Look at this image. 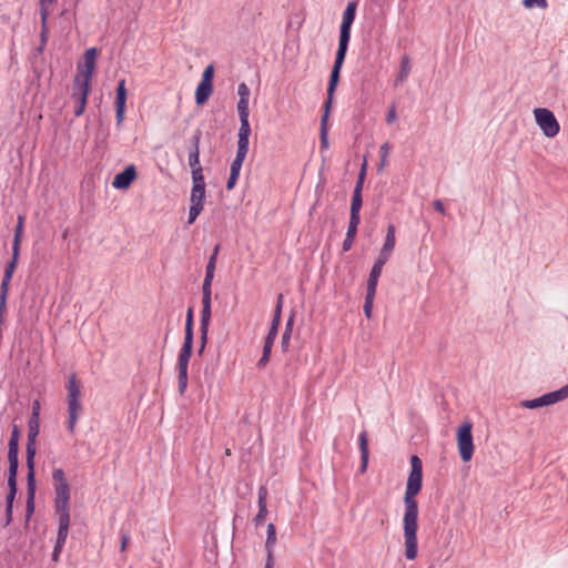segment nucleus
Returning a JSON list of instances; mask_svg holds the SVG:
<instances>
[{"instance_id":"1","label":"nucleus","mask_w":568,"mask_h":568,"mask_svg":"<svg viewBox=\"0 0 568 568\" xmlns=\"http://www.w3.org/2000/svg\"><path fill=\"white\" fill-rule=\"evenodd\" d=\"M410 473L407 478L406 490L404 496L405 514L403 519L404 538H405V556L409 560L417 557V518L418 504L415 496L422 489L423 481V464L417 455L410 457Z\"/></svg>"},{"instance_id":"2","label":"nucleus","mask_w":568,"mask_h":568,"mask_svg":"<svg viewBox=\"0 0 568 568\" xmlns=\"http://www.w3.org/2000/svg\"><path fill=\"white\" fill-rule=\"evenodd\" d=\"M356 8L357 4L354 1H351L347 3L346 9L343 13V20L342 24L339 27V41H338V49L335 57V62L329 75V79H332L333 83H338L339 80V73L342 65L344 63L348 42L351 39V28L355 20L356 14Z\"/></svg>"},{"instance_id":"3","label":"nucleus","mask_w":568,"mask_h":568,"mask_svg":"<svg viewBox=\"0 0 568 568\" xmlns=\"http://www.w3.org/2000/svg\"><path fill=\"white\" fill-rule=\"evenodd\" d=\"M54 486L53 508L58 521H70V497L71 488L62 468H54L52 471Z\"/></svg>"},{"instance_id":"4","label":"nucleus","mask_w":568,"mask_h":568,"mask_svg":"<svg viewBox=\"0 0 568 568\" xmlns=\"http://www.w3.org/2000/svg\"><path fill=\"white\" fill-rule=\"evenodd\" d=\"M67 404H68V430L73 434L77 423L82 413L81 386L75 374H71L67 384Z\"/></svg>"},{"instance_id":"5","label":"nucleus","mask_w":568,"mask_h":568,"mask_svg":"<svg viewBox=\"0 0 568 568\" xmlns=\"http://www.w3.org/2000/svg\"><path fill=\"white\" fill-rule=\"evenodd\" d=\"M471 429L469 422H464L457 429V447L463 462H469L474 455Z\"/></svg>"},{"instance_id":"6","label":"nucleus","mask_w":568,"mask_h":568,"mask_svg":"<svg viewBox=\"0 0 568 568\" xmlns=\"http://www.w3.org/2000/svg\"><path fill=\"white\" fill-rule=\"evenodd\" d=\"M534 115L537 125L547 138H555L559 133L560 125L550 110L537 108L534 110Z\"/></svg>"},{"instance_id":"7","label":"nucleus","mask_w":568,"mask_h":568,"mask_svg":"<svg viewBox=\"0 0 568 568\" xmlns=\"http://www.w3.org/2000/svg\"><path fill=\"white\" fill-rule=\"evenodd\" d=\"M39 435V419H36V414H31L28 422V442H27V468L28 470L34 469V456L37 454V437Z\"/></svg>"},{"instance_id":"8","label":"nucleus","mask_w":568,"mask_h":568,"mask_svg":"<svg viewBox=\"0 0 568 568\" xmlns=\"http://www.w3.org/2000/svg\"><path fill=\"white\" fill-rule=\"evenodd\" d=\"M338 83H333L332 79H329L328 88H327V99L324 103V112L321 119V129H320V141L322 149H328V130H327V121L331 112V106L333 102V95L336 90Z\"/></svg>"},{"instance_id":"9","label":"nucleus","mask_w":568,"mask_h":568,"mask_svg":"<svg viewBox=\"0 0 568 568\" xmlns=\"http://www.w3.org/2000/svg\"><path fill=\"white\" fill-rule=\"evenodd\" d=\"M98 50L90 48L84 53V67L80 69V73L75 75L74 83L82 87L90 88L91 78L95 67V58Z\"/></svg>"},{"instance_id":"10","label":"nucleus","mask_w":568,"mask_h":568,"mask_svg":"<svg viewBox=\"0 0 568 568\" xmlns=\"http://www.w3.org/2000/svg\"><path fill=\"white\" fill-rule=\"evenodd\" d=\"M205 186H192L187 223L193 224L203 210Z\"/></svg>"},{"instance_id":"11","label":"nucleus","mask_w":568,"mask_h":568,"mask_svg":"<svg viewBox=\"0 0 568 568\" xmlns=\"http://www.w3.org/2000/svg\"><path fill=\"white\" fill-rule=\"evenodd\" d=\"M36 476L34 469L28 470L27 474V503H26V524L29 523L30 518L34 513V496H36Z\"/></svg>"},{"instance_id":"12","label":"nucleus","mask_w":568,"mask_h":568,"mask_svg":"<svg viewBox=\"0 0 568 568\" xmlns=\"http://www.w3.org/2000/svg\"><path fill=\"white\" fill-rule=\"evenodd\" d=\"M115 92H116V95H115V120H116V125L121 126V124L124 120L125 103H126V88H125L124 79L119 81Z\"/></svg>"},{"instance_id":"13","label":"nucleus","mask_w":568,"mask_h":568,"mask_svg":"<svg viewBox=\"0 0 568 568\" xmlns=\"http://www.w3.org/2000/svg\"><path fill=\"white\" fill-rule=\"evenodd\" d=\"M69 528L70 521H58L57 540L51 556V559L54 562L59 561L60 555L68 538Z\"/></svg>"},{"instance_id":"14","label":"nucleus","mask_w":568,"mask_h":568,"mask_svg":"<svg viewBox=\"0 0 568 568\" xmlns=\"http://www.w3.org/2000/svg\"><path fill=\"white\" fill-rule=\"evenodd\" d=\"M136 179V170L134 165L126 166L122 172L118 173L113 181L112 186L118 190L128 189L131 183Z\"/></svg>"},{"instance_id":"15","label":"nucleus","mask_w":568,"mask_h":568,"mask_svg":"<svg viewBox=\"0 0 568 568\" xmlns=\"http://www.w3.org/2000/svg\"><path fill=\"white\" fill-rule=\"evenodd\" d=\"M266 535V562L264 568H274V546L276 544V528L274 524L267 525Z\"/></svg>"},{"instance_id":"16","label":"nucleus","mask_w":568,"mask_h":568,"mask_svg":"<svg viewBox=\"0 0 568 568\" xmlns=\"http://www.w3.org/2000/svg\"><path fill=\"white\" fill-rule=\"evenodd\" d=\"M89 93L90 88L73 84L72 99L77 102V106L74 109L75 116H80L83 114Z\"/></svg>"},{"instance_id":"17","label":"nucleus","mask_w":568,"mask_h":568,"mask_svg":"<svg viewBox=\"0 0 568 568\" xmlns=\"http://www.w3.org/2000/svg\"><path fill=\"white\" fill-rule=\"evenodd\" d=\"M201 131H196L195 134L191 139V145L189 151V165L191 170L202 168L200 164V141H201Z\"/></svg>"},{"instance_id":"18","label":"nucleus","mask_w":568,"mask_h":568,"mask_svg":"<svg viewBox=\"0 0 568 568\" xmlns=\"http://www.w3.org/2000/svg\"><path fill=\"white\" fill-rule=\"evenodd\" d=\"M201 327H209L211 321L212 288H202Z\"/></svg>"},{"instance_id":"19","label":"nucleus","mask_w":568,"mask_h":568,"mask_svg":"<svg viewBox=\"0 0 568 568\" xmlns=\"http://www.w3.org/2000/svg\"><path fill=\"white\" fill-rule=\"evenodd\" d=\"M387 261H388L387 258L378 255V257H377L376 262L374 263V265L371 270V273H369V277L367 281V290L376 291L378 278H379L383 267Z\"/></svg>"},{"instance_id":"20","label":"nucleus","mask_w":568,"mask_h":568,"mask_svg":"<svg viewBox=\"0 0 568 568\" xmlns=\"http://www.w3.org/2000/svg\"><path fill=\"white\" fill-rule=\"evenodd\" d=\"M220 245H215L212 255L209 258L205 270V277L202 284V288H212V281L214 277V271L216 266V258L219 254Z\"/></svg>"},{"instance_id":"21","label":"nucleus","mask_w":568,"mask_h":568,"mask_svg":"<svg viewBox=\"0 0 568 568\" xmlns=\"http://www.w3.org/2000/svg\"><path fill=\"white\" fill-rule=\"evenodd\" d=\"M395 243H396L395 226L393 224H389L387 226L384 245H383L382 250L379 251L378 255L389 260V257L393 253V250L395 247Z\"/></svg>"},{"instance_id":"22","label":"nucleus","mask_w":568,"mask_h":568,"mask_svg":"<svg viewBox=\"0 0 568 568\" xmlns=\"http://www.w3.org/2000/svg\"><path fill=\"white\" fill-rule=\"evenodd\" d=\"M240 122L237 150L248 151V138L251 134L250 122L248 119H240Z\"/></svg>"},{"instance_id":"23","label":"nucleus","mask_w":568,"mask_h":568,"mask_svg":"<svg viewBox=\"0 0 568 568\" xmlns=\"http://www.w3.org/2000/svg\"><path fill=\"white\" fill-rule=\"evenodd\" d=\"M556 404L555 398L552 397L551 392L547 393L538 398L534 399H525L521 402V406L528 409H537L544 406Z\"/></svg>"},{"instance_id":"24","label":"nucleus","mask_w":568,"mask_h":568,"mask_svg":"<svg viewBox=\"0 0 568 568\" xmlns=\"http://www.w3.org/2000/svg\"><path fill=\"white\" fill-rule=\"evenodd\" d=\"M193 351V337H184L183 345L180 349L176 366H189Z\"/></svg>"},{"instance_id":"25","label":"nucleus","mask_w":568,"mask_h":568,"mask_svg":"<svg viewBox=\"0 0 568 568\" xmlns=\"http://www.w3.org/2000/svg\"><path fill=\"white\" fill-rule=\"evenodd\" d=\"M213 92V83L200 81L195 90V102L199 105L204 104Z\"/></svg>"},{"instance_id":"26","label":"nucleus","mask_w":568,"mask_h":568,"mask_svg":"<svg viewBox=\"0 0 568 568\" xmlns=\"http://www.w3.org/2000/svg\"><path fill=\"white\" fill-rule=\"evenodd\" d=\"M359 450H361V473H365L368 464V439L367 433L362 432L359 434Z\"/></svg>"},{"instance_id":"27","label":"nucleus","mask_w":568,"mask_h":568,"mask_svg":"<svg viewBox=\"0 0 568 568\" xmlns=\"http://www.w3.org/2000/svg\"><path fill=\"white\" fill-rule=\"evenodd\" d=\"M50 16V11H49V7L48 6H43V7H40V18H41V45L39 48V50H42V47L47 42V33H48V26H47V22H48V18Z\"/></svg>"},{"instance_id":"28","label":"nucleus","mask_w":568,"mask_h":568,"mask_svg":"<svg viewBox=\"0 0 568 568\" xmlns=\"http://www.w3.org/2000/svg\"><path fill=\"white\" fill-rule=\"evenodd\" d=\"M412 65L408 55H404L400 60V69L395 80V85H398L399 83H403L406 81L409 72H410Z\"/></svg>"},{"instance_id":"29","label":"nucleus","mask_w":568,"mask_h":568,"mask_svg":"<svg viewBox=\"0 0 568 568\" xmlns=\"http://www.w3.org/2000/svg\"><path fill=\"white\" fill-rule=\"evenodd\" d=\"M248 151L236 150L235 159L231 163L230 174L240 176L243 161L245 160Z\"/></svg>"},{"instance_id":"30","label":"nucleus","mask_w":568,"mask_h":568,"mask_svg":"<svg viewBox=\"0 0 568 568\" xmlns=\"http://www.w3.org/2000/svg\"><path fill=\"white\" fill-rule=\"evenodd\" d=\"M23 227H24V216L19 215L18 216V223L14 229V236H13V243H12V251L20 250L21 239L23 235Z\"/></svg>"},{"instance_id":"31","label":"nucleus","mask_w":568,"mask_h":568,"mask_svg":"<svg viewBox=\"0 0 568 568\" xmlns=\"http://www.w3.org/2000/svg\"><path fill=\"white\" fill-rule=\"evenodd\" d=\"M293 325H294V315H291L286 322L285 331L282 335V341H281V346L284 352H286L288 349L291 334L293 331Z\"/></svg>"},{"instance_id":"32","label":"nucleus","mask_w":568,"mask_h":568,"mask_svg":"<svg viewBox=\"0 0 568 568\" xmlns=\"http://www.w3.org/2000/svg\"><path fill=\"white\" fill-rule=\"evenodd\" d=\"M187 367L189 366H176L178 368V387L180 394H183L187 387Z\"/></svg>"},{"instance_id":"33","label":"nucleus","mask_w":568,"mask_h":568,"mask_svg":"<svg viewBox=\"0 0 568 568\" xmlns=\"http://www.w3.org/2000/svg\"><path fill=\"white\" fill-rule=\"evenodd\" d=\"M273 344L274 343H272V342L264 341L263 353H262L260 361L257 362V367L260 369L264 368L267 365V363L270 361L271 353H272Z\"/></svg>"},{"instance_id":"34","label":"nucleus","mask_w":568,"mask_h":568,"mask_svg":"<svg viewBox=\"0 0 568 568\" xmlns=\"http://www.w3.org/2000/svg\"><path fill=\"white\" fill-rule=\"evenodd\" d=\"M363 205V196L358 193H353L351 203V216L361 217L359 212Z\"/></svg>"},{"instance_id":"35","label":"nucleus","mask_w":568,"mask_h":568,"mask_svg":"<svg viewBox=\"0 0 568 568\" xmlns=\"http://www.w3.org/2000/svg\"><path fill=\"white\" fill-rule=\"evenodd\" d=\"M19 253H20V250H17V253H16V251H12V258L7 264L6 270H4V274H3L4 278L12 280L14 270L17 267L18 258H19Z\"/></svg>"},{"instance_id":"36","label":"nucleus","mask_w":568,"mask_h":568,"mask_svg":"<svg viewBox=\"0 0 568 568\" xmlns=\"http://www.w3.org/2000/svg\"><path fill=\"white\" fill-rule=\"evenodd\" d=\"M376 291H366L365 302H364V314L367 318L372 316V310H373V301L375 297Z\"/></svg>"},{"instance_id":"37","label":"nucleus","mask_w":568,"mask_h":568,"mask_svg":"<svg viewBox=\"0 0 568 568\" xmlns=\"http://www.w3.org/2000/svg\"><path fill=\"white\" fill-rule=\"evenodd\" d=\"M192 173V186H205L204 175H203V169L197 168L191 170Z\"/></svg>"},{"instance_id":"38","label":"nucleus","mask_w":568,"mask_h":568,"mask_svg":"<svg viewBox=\"0 0 568 568\" xmlns=\"http://www.w3.org/2000/svg\"><path fill=\"white\" fill-rule=\"evenodd\" d=\"M359 222L361 217L349 216V223L346 232V236L348 239H355Z\"/></svg>"},{"instance_id":"39","label":"nucleus","mask_w":568,"mask_h":568,"mask_svg":"<svg viewBox=\"0 0 568 568\" xmlns=\"http://www.w3.org/2000/svg\"><path fill=\"white\" fill-rule=\"evenodd\" d=\"M365 175H366V162H364L363 165H362V169H361V172L358 174V178H357V181H356V184H355L353 193L362 194Z\"/></svg>"},{"instance_id":"40","label":"nucleus","mask_w":568,"mask_h":568,"mask_svg":"<svg viewBox=\"0 0 568 568\" xmlns=\"http://www.w3.org/2000/svg\"><path fill=\"white\" fill-rule=\"evenodd\" d=\"M237 112L240 119H248V99H240L237 102Z\"/></svg>"},{"instance_id":"41","label":"nucleus","mask_w":568,"mask_h":568,"mask_svg":"<svg viewBox=\"0 0 568 568\" xmlns=\"http://www.w3.org/2000/svg\"><path fill=\"white\" fill-rule=\"evenodd\" d=\"M184 337H193V310H192V307H190L186 313Z\"/></svg>"},{"instance_id":"42","label":"nucleus","mask_w":568,"mask_h":568,"mask_svg":"<svg viewBox=\"0 0 568 568\" xmlns=\"http://www.w3.org/2000/svg\"><path fill=\"white\" fill-rule=\"evenodd\" d=\"M19 463H9L8 485H17Z\"/></svg>"},{"instance_id":"43","label":"nucleus","mask_w":568,"mask_h":568,"mask_svg":"<svg viewBox=\"0 0 568 568\" xmlns=\"http://www.w3.org/2000/svg\"><path fill=\"white\" fill-rule=\"evenodd\" d=\"M523 4L527 9H532V8L546 9L548 7L547 0H523Z\"/></svg>"},{"instance_id":"44","label":"nucleus","mask_w":568,"mask_h":568,"mask_svg":"<svg viewBox=\"0 0 568 568\" xmlns=\"http://www.w3.org/2000/svg\"><path fill=\"white\" fill-rule=\"evenodd\" d=\"M389 151H390V144L388 142L383 143L381 146V150H379V152H381L379 169H382L386 165Z\"/></svg>"},{"instance_id":"45","label":"nucleus","mask_w":568,"mask_h":568,"mask_svg":"<svg viewBox=\"0 0 568 568\" xmlns=\"http://www.w3.org/2000/svg\"><path fill=\"white\" fill-rule=\"evenodd\" d=\"M267 516V508L266 505H258V513L256 514L254 518V523L256 526L262 525Z\"/></svg>"},{"instance_id":"46","label":"nucleus","mask_w":568,"mask_h":568,"mask_svg":"<svg viewBox=\"0 0 568 568\" xmlns=\"http://www.w3.org/2000/svg\"><path fill=\"white\" fill-rule=\"evenodd\" d=\"M213 77H214V65L209 64L202 73L201 81L213 83Z\"/></svg>"},{"instance_id":"47","label":"nucleus","mask_w":568,"mask_h":568,"mask_svg":"<svg viewBox=\"0 0 568 568\" xmlns=\"http://www.w3.org/2000/svg\"><path fill=\"white\" fill-rule=\"evenodd\" d=\"M551 394L556 403L564 400L565 398L568 397V384L558 390L551 392Z\"/></svg>"},{"instance_id":"48","label":"nucleus","mask_w":568,"mask_h":568,"mask_svg":"<svg viewBox=\"0 0 568 568\" xmlns=\"http://www.w3.org/2000/svg\"><path fill=\"white\" fill-rule=\"evenodd\" d=\"M19 436H20L19 428H18V426L14 425L12 433H11V437L9 439V447L19 448Z\"/></svg>"},{"instance_id":"49","label":"nucleus","mask_w":568,"mask_h":568,"mask_svg":"<svg viewBox=\"0 0 568 568\" xmlns=\"http://www.w3.org/2000/svg\"><path fill=\"white\" fill-rule=\"evenodd\" d=\"M9 493L6 497V505L7 506H13V501L17 495V485H8Z\"/></svg>"},{"instance_id":"50","label":"nucleus","mask_w":568,"mask_h":568,"mask_svg":"<svg viewBox=\"0 0 568 568\" xmlns=\"http://www.w3.org/2000/svg\"><path fill=\"white\" fill-rule=\"evenodd\" d=\"M237 94H239L240 99H248L250 98V89L244 82L239 84Z\"/></svg>"},{"instance_id":"51","label":"nucleus","mask_w":568,"mask_h":568,"mask_svg":"<svg viewBox=\"0 0 568 568\" xmlns=\"http://www.w3.org/2000/svg\"><path fill=\"white\" fill-rule=\"evenodd\" d=\"M8 462L9 463H19V448L9 447V450H8Z\"/></svg>"},{"instance_id":"52","label":"nucleus","mask_w":568,"mask_h":568,"mask_svg":"<svg viewBox=\"0 0 568 568\" xmlns=\"http://www.w3.org/2000/svg\"><path fill=\"white\" fill-rule=\"evenodd\" d=\"M266 498H267V489L265 486H261L258 488V505H266Z\"/></svg>"},{"instance_id":"53","label":"nucleus","mask_w":568,"mask_h":568,"mask_svg":"<svg viewBox=\"0 0 568 568\" xmlns=\"http://www.w3.org/2000/svg\"><path fill=\"white\" fill-rule=\"evenodd\" d=\"M11 280L2 277L0 285V296H8L9 285Z\"/></svg>"},{"instance_id":"54","label":"nucleus","mask_w":568,"mask_h":568,"mask_svg":"<svg viewBox=\"0 0 568 568\" xmlns=\"http://www.w3.org/2000/svg\"><path fill=\"white\" fill-rule=\"evenodd\" d=\"M277 332H278V328H275V326H271L264 341L274 343V341L277 336Z\"/></svg>"},{"instance_id":"55","label":"nucleus","mask_w":568,"mask_h":568,"mask_svg":"<svg viewBox=\"0 0 568 568\" xmlns=\"http://www.w3.org/2000/svg\"><path fill=\"white\" fill-rule=\"evenodd\" d=\"M396 118H397L396 109H395V106L393 105V106H390V109L388 110V113H387V115H386V122H387L388 124H390V123H393V122L396 120Z\"/></svg>"},{"instance_id":"56","label":"nucleus","mask_w":568,"mask_h":568,"mask_svg":"<svg viewBox=\"0 0 568 568\" xmlns=\"http://www.w3.org/2000/svg\"><path fill=\"white\" fill-rule=\"evenodd\" d=\"M130 537L125 532H121V547L120 550L123 552L126 549V546L129 544Z\"/></svg>"},{"instance_id":"57","label":"nucleus","mask_w":568,"mask_h":568,"mask_svg":"<svg viewBox=\"0 0 568 568\" xmlns=\"http://www.w3.org/2000/svg\"><path fill=\"white\" fill-rule=\"evenodd\" d=\"M237 179H239L237 175L230 174L227 182H226V189L229 191H231L235 186Z\"/></svg>"},{"instance_id":"58","label":"nucleus","mask_w":568,"mask_h":568,"mask_svg":"<svg viewBox=\"0 0 568 568\" xmlns=\"http://www.w3.org/2000/svg\"><path fill=\"white\" fill-rule=\"evenodd\" d=\"M12 511H13V506L6 505V523H4L6 526H8L12 520Z\"/></svg>"},{"instance_id":"59","label":"nucleus","mask_w":568,"mask_h":568,"mask_svg":"<svg viewBox=\"0 0 568 568\" xmlns=\"http://www.w3.org/2000/svg\"><path fill=\"white\" fill-rule=\"evenodd\" d=\"M433 206H434V209H435L437 212H439V213H442V214H445V207H444V204H443V202H442L440 200H435V201L433 202Z\"/></svg>"},{"instance_id":"60","label":"nucleus","mask_w":568,"mask_h":568,"mask_svg":"<svg viewBox=\"0 0 568 568\" xmlns=\"http://www.w3.org/2000/svg\"><path fill=\"white\" fill-rule=\"evenodd\" d=\"M200 331H201V344L206 345L209 327H201Z\"/></svg>"},{"instance_id":"61","label":"nucleus","mask_w":568,"mask_h":568,"mask_svg":"<svg viewBox=\"0 0 568 568\" xmlns=\"http://www.w3.org/2000/svg\"><path fill=\"white\" fill-rule=\"evenodd\" d=\"M353 242H354V239H348L347 236L345 237L344 242H343V250L345 252L349 251L352 245H353Z\"/></svg>"},{"instance_id":"62","label":"nucleus","mask_w":568,"mask_h":568,"mask_svg":"<svg viewBox=\"0 0 568 568\" xmlns=\"http://www.w3.org/2000/svg\"><path fill=\"white\" fill-rule=\"evenodd\" d=\"M40 404L38 400L32 404V414H36V419H39Z\"/></svg>"},{"instance_id":"63","label":"nucleus","mask_w":568,"mask_h":568,"mask_svg":"<svg viewBox=\"0 0 568 568\" xmlns=\"http://www.w3.org/2000/svg\"><path fill=\"white\" fill-rule=\"evenodd\" d=\"M7 308V296H0V313H6Z\"/></svg>"},{"instance_id":"64","label":"nucleus","mask_w":568,"mask_h":568,"mask_svg":"<svg viewBox=\"0 0 568 568\" xmlns=\"http://www.w3.org/2000/svg\"><path fill=\"white\" fill-rule=\"evenodd\" d=\"M280 324H281V318H278L277 316H273L271 326H275V328H278Z\"/></svg>"}]
</instances>
